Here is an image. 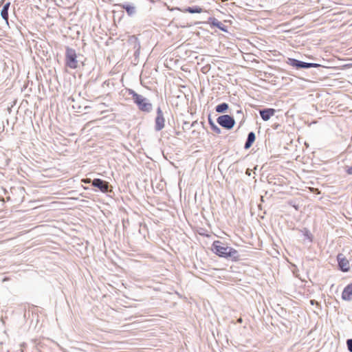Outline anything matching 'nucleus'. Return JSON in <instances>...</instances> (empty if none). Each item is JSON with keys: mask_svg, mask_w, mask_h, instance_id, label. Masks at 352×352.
<instances>
[{"mask_svg": "<svg viewBox=\"0 0 352 352\" xmlns=\"http://www.w3.org/2000/svg\"><path fill=\"white\" fill-rule=\"evenodd\" d=\"M164 126L165 118L161 108L159 107L157 109V116L155 120V130L160 131L164 128Z\"/></svg>", "mask_w": 352, "mask_h": 352, "instance_id": "obj_6", "label": "nucleus"}, {"mask_svg": "<svg viewBox=\"0 0 352 352\" xmlns=\"http://www.w3.org/2000/svg\"><path fill=\"white\" fill-rule=\"evenodd\" d=\"M275 113L276 110L272 108H267L259 110L261 117L264 121L269 120L270 118L275 114Z\"/></svg>", "mask_w": 352, "mask_h": 352, "instance_id": "obj_9", "label": "nucleus"}, {"mask_svg": "<svg viewBox=\"0 0 352 352\" xmlns=\"http://www.w3.org/2000/svg\"><path fill=\"white\" fill-rule=\"evenodd\" d=\"M237 322H238L239 323H242V322H243L242 318H239L237 320Z\"/></svg>", "mask_w": 352, "mask_h": 352, "instance_id": "obj_23", "label": "nucleus"}, {"mask_svg": "<svg viewBox=\"0 0 352 352\" xmlns=\"http://www.w3.org/2000/svg\"><path fill=\"white\" fill-rule=\"evenodd\" d=\"M209 22L211 23V25L212 26L217 27L219 29H220L224 32H226L225 25L221 21H219L217 19H216L214 17H210Z\"/></svg>", "mask_w": 352, "mask_h": 352, "instance_id": "obj_14", "label": "nucleus"}, {"mask_svg": "<svg viewBox=\"0 0 352 352\" xmlns=\"http://www.w3.org/2000/svg\"><path fill=\"white\" fill-rule=\"evenodd\" d=\"M92 186L99 189L102 192H107L109 191V182L100 179H94L92 181Z\"/></svg>", "mask_w": 352, "mask_h": 352, "instance_id": "obj_8", "label": "nucleus"}, {"mask_svg": "<svg viewBox=\"0 0 352 352\" xmlns=\"http://www.w3.org/2000/svg\"><path fill=\"white\" fill-rule=\"evenodd\" d=\"M347 349L350 352H352V339H348L346 340Z\"/></svg>", "mask_w": 352, "mask_h": 352, "instance_id": "obj_19", "label": "nucleus"}, {"mask_svg": "<svg viewBox=\"0 0 352 352\" xmlns=\"http://www.w3.org/2000/svg\"><path fill=\"white\" fill-rule=\"evenodd\" d=\"M228 109H229L228 104L226 102H223V103H221V104H218L217 106H216L215 111L217 113H222L226 112Z\"/></svg>", "mask_w": 352, "mask_h": 352, "instance_id": "obj_15", "label": "nucleus"}, {"mask_svg": "<svg viewBox=\"0 0 352 352\" xmlns=\"http://www.w3.org/2000/svg\"><path fill=\"white\" fill-rule=\"evenodd\" d=\"M342 298L344 300H352V283L348 285L342 293Z\"/></svg>", "mask_w": 352, "mask_h": 352, "instance_id": "obj_11", "label": "nucleus"}, {"mask_svg": "<svg viewBox=\"0 0 352 352\" xmlns=\"http://www.w3.org/2000/svg\"><path fill=\"white\" fill-rule=\"evenodd\" d=\"M88 244V241H86V246L85 248H87V245Z\"/></svg>", "mask_w": 352, "mask_h": 352, "instance_id": "obj_26", "label": "nucleus"}, {"mask_svg": "<svg viewBox=\"0 0 352 352\" xmlns=\"http://www.w3.org/2000/svg\"><path fill=\"white\" fill-rule=\"evenodd\" d=\"M246 174H248V175H250V170H249V169H248V170H246Z\"/></svg>", "mask_w": 352, "mask_h": 352, "instance_id": "obj_24", "label": "nucleus"}, {"mask_svg": "<svg viewBox=\"0 0 352 352\" xmlns=\"http://www.w3.org/2000/svg\"><path fill=\"white\" fill-rule=\"evenodd\" d=\"M76 51L69 47H66L65 63L66 65L72 69H76L78 67L79 60L77 59Z\"/></svg>", "mask_w": 352, "mask_h": 352, "instance_id": "obj_3", "label": "nucleus"}, {"mask_svg": "<svg viewBox=\"0 0 352 352\" xmlns=\"http://www.w3.org/2000/svg\"><path fill=\"white\" fill-rule=\"evenodd\" d=\"M338 266L342 272H348L350 269L349 262L343 254H338L337 256Z\"/></svg>", "mask_w": 352, "mask_h": 352, "instance_id": "obj_7", "label": "nucleus"}, {"mask_svg": "<svg viewBox=\"0 0 352 352\" xmlns=\"http://www.w3.org/2000/svg\"><path fill=\"white\" fill-rule=\"evenodd\" d=\"M212 250L219 256L230 258L234 261L239 260L238 252L219 241H214L212 245Z\"/></svg>", "mask_w": 352, "mask_h": 352, "instance_id": "obj_1", "label": "nucleus"}, {"mask_svg": "<svg viewBox=\"0 0 352 352\" xmlns=\"http://www.w3.org/2000/svg\"><path fill=\"white\" fill-rule=\"evenodd\" d=\"M195 123H196V122H193L192 123V125H191V126H193L195 125Z\"/></svg>", "mask_w": 352, "mask_h": 352, "instance_id": "obj_25", "label": "nucleus"}, {"mask_svg": "<svg viewBox=\"0 0 352 352\" xmlns=\"http://www.w3.org/2000/svg\"><path fill=\"white\" fill-rule=\"evenodd\" d=\"M217 122L220 126L228 130L232 129L235 124L234 119L229 115L219 116L217 119Z\"/></svg>", "mask_w": 352, "mask_h": 352, "instance_id": "obj_5", "label": "nucleus"}, {"mask_svg": "<svg viewBox=\"0 0 352 352\" xmlns=\"http://www.w3.org/2000/svg\"><path fill=\"white\" fill-rule=\"evenodd\" d=\"M82 181V182H84L85 184H87L88 183V178L83 179Z\"/></svg>", "mask_w": 352, "mask_h": 352, "instance_id": "obj_21", "label": "nucleus"}, {"mask_svg": "<svg viewBox=\"0 0 352 352\" xmlns=\"http://www.w3.org/2000/svg\"><path fill=\"white\" fill-rule=\"evenodd\" d=\"M238 114H241L242 116L243 117V112L241 110H238L237 112H236Z\"/></svg>", "mask_w": 352, "mask_h": 352, "instance_id": "obj_22", "label": "nucleus"}, {"mask_svg": "<svg viewBox=\"0 0 352 352\" xmlns=\"http://www.w3.org/2000/svg\"><path fill=\"white\" fill-rule=\"evenodd\" d=\"M117 6L120 7L122 9H124L127 14L130 16L134 15L136 12V8L133 4L129 3H119L117 4Z\"/></svg>", "mask_w": 352, "mask_h": 352, "instance_id": "obj_10", "label": "nucleus"}, {"mask_svg": "<svg viewBox=\"0 0 352 352\" xmlns=\"http://www.w3.org/2000/svg\"><path fill=\"white\" fill-rule=\"evenodd\" d=\"M107 106L104 103H100L98 104V107H96V109H98L101 113L107 111L108 110L106 109Z\"/></svg>", "mask_w": 352, "mask_h": 352, "instance_id": "obj_18", "label": "nucleus"}, {"mask_svg": "<svg viewBox=\"0 0 352 352\" xmlns=\"http://www.w3.org/2000/svg\"><path fill=\"white\" fill-rule=\"evenodd\" d=\"M3 1H4V0H1V3H3Z\"/></svg>", "mask_w": 352, "mask_h": 352, "instance_id": "obj_28", "label": "nucleus"}, {"mask_svg": "<svg viewBox=\"0 0 352 352\" xmlns=\"http://www.w3.org/2000/svg\"><path fill=\"white\" fill-rule=\"evenodd\" d=\"M208 122L213 132H214L217 134L221 133V129L214 124V122L212 121L210 116L208 117Z\"/></svg>", "mask_w": 352, "mask_h": 352, "instance_id": "obj_17", "label": "nucleus"}, {"mask_svg": "<svg viewBox=\"0 0 352 352\" xmlns=\"http://www.w3.org/2000/svg\"><path fill=\"white\" fill-rule=\"evenodd\" d=\"M255 139H256L255 133L252 131L250 132L248 134V138H247L246 142L245 143V146H244L245 149L250 148L252 146L254 142L255 141Z\"/></svg>", "mask_w": 352, "mask_h": 352, "instance_id": "obj_13", "label": "nucleus"}, {"mask_svg": "<svg viewBox=\"0 0 352 352\" xmlns=\"http://www.w3.org/2000/svg\"><path fill=\"white\" fill-rule=\"evenodd\" d=\"M10 2H7L3 6V8L1 11V16L2 19L6 21V24L9 26V21H8V10L10 9Z\"/></svg>", "mask_w": 352, "mask_h": 352, "instance_id": "obj_12", "label": "nucleus"}, {"mask_svg": "<svg viewBox=\"0 0 352 352\" xmlns=\"http://www.w3.org/2000/svg\"><path fill=\"white\" fill-rule=\"evenodd\" d=\"M306 236H308V231H306Z\"/></svg>", "mask_w": 352, "mask_h": 352, "instance_id": "obj_27", "label": "nucleus"}, {"mask_svg": "<svg viewBox=\"0 0 352 352\" xmlns=\"http://www.w3.org/2000/svg\"><path fill=\"white\" fill-rule=\"evenodd\" d=\"M287 63L288 65L296 67V69H309L311 67H320V65L317 63H305L295 58H288Z\"/></svg>", "mask_w": 352, "mask_h": 352, "instance_id": "obj_4", "label": "nucleus"}, {"mask_svg": "<svg viewBox=\"0 0 352 352\" xmlns=\"http://www.w3.org/2000/svg\"><path fill=\"white\" fill-rule=\"evenodd\" d=\"M184 12L191 14L201 13L203 12V9L199 6L188 7L185 9Z\"/></svg>", "mask_w": 352, "mask_h": 352, "instance_id": "obj_16", "label": "nucleus"}, {"mask_svg": "<svg viewBox=\"0 0 352 352\" xmlns=\"http://www.w3.org/2000/svg\"><path fill=\"white\" fill-rule=\"evenodd\" d=\"M346 172L349 175H352V166H351L346 167Z\"/></svg>", "mask_w": 352, "mask_h": 352, "instance_id": "obj_20", "label": "nucleus"}, {"mask_svg": "<svg viewBox=\"0 0 352 352\" xmlns=\"http://www.w3.org/2000/svg\"><path fill=\"white\" fill-rule=\"evenodd\" d=\"M129 95L131 96L134 103L137 104L140 111L148 113L151 111L153 105L147 98L137 94L133 89H129Z\"/></svg>", "mask_w": 352, "mask_h": 352, "instance_id": "obj_2", "label": "nucleus"}]
</instances>
